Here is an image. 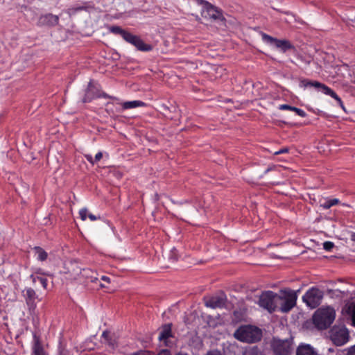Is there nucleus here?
I'll return each instance as SVG.
<instances>
[{"instance_id":"27","label":"nucleus","mask_w":355,"mask_h":355,"mask_svg":"<svg viewBox=\"0 0 355 355\" xmlns=\"http://www.w3.org/2000/svg\"><path fill=\"white\" fill-rule=\"evenodd\" d=\"M31 277L33 278V282H35L36 281H39L41 284L42 286L46 289L47 285H48V280L46 278L42 277H35L33 275H31Z\"/></svg>"},{"instance_id":"17","label":"nucleus","mask_w":355,"mask_h":355,"mask_svg":"<svg viewBox=\"0 0 355 355\" xmlns=\"http://www.w3.org/2000/svg\"><path fill=\"white\" fill-rule=\"evenodd\" d=\"M23 293L29 309H35V300L37 298L35 291L31 288H26L23 291Z\"/></svg>"},{"instance_id":"9","label":"nucleus","mask_w":355,"mask_h":355,"mask_svg":"<svg viewBox=\"0 0 355 355\" xmlns=\"http://www.w3.org/2000/svg\"><path fill=\"white\" fill-rule=\"evenodd\" d=\"M123 40L135 46L139 51H149L152 49V46L145 44L140 37L133 35L130 32H128Z\"/></svg>"},{"instance_id":"29","label":"nucleus","mask_w":355,"mask_h":355,"mask_svg":"<svg viewBox=\"0 0 355 355\" xmlns=\"http://www.w3.org/2000/svg\"><path fill=\"white\" fill-rule=\"evenodd\" d=\"M327 293L329 294L335 295L337 297H343L345 295H347V294L348 293L347 291H340V290H338V289H337V290L329 289L327 291Z\"/></svg>"},{"instance_id":"41","label":"nucleus","mask_w":355,"mask_h":355,"mask_svg":"<svg viewBox=\"0 0 355 355\" xmlns=\"http://www.w3.org/2000/svg\"><path fill=\"white\" fill-rule=\"evenodd\" d=\"M132 355H153L148 351H140L134 353Z\"/></svg>"},{"instance_id":"23","label":"nucleus","mask_w":355,"mask_h":355,"mask_svg":"<svg viewBox=\"0 0 355 355\" xmlns=\"http://www.w3.org/2000/svg\"><path fill=\"white\" fill-rule=\"evenodd\" d=\"M37 259L41 261H45L48 257L47 252L41 247L37 246L34 248Z\"/></svg>"},{"instance_id":"31","label":"nucleus","mask_w":355,"mask_h":355,"mask_svg":"<svg viewBox=\"0 0 355 355\" xmlns=\"http://www.w3.org/2000/svg\"><path fill=\"white\" fill-rule=\"evenodd\" d=\"M157 355H178V352L176 351L172 352L170 349H166L159 352Z\"/></svg>"},{"instance_id":"12","label":"nucleus","mask_w":355,"mask_h":355,"mask_svg":"<svg viewBox=\"0 0 355 355\" xmlns=\"http://www.w3.org/2000/svg\"><path fill=\"white\" fill-rule=\"evenodd\" d=\"M263 40L268 43L274 44L277 48L280 49L283 51L293 48V46L288 40H280L274 38L266 33L262 34Z\"/></svg>"},{"instance_id":"28","label":"nucleus","mask_w":355,"mask_h":355,"mask_svg":"<svg viewBox=\"0 0 355 355\" xmlns=\"http://www.w3.org/2000/svg\"><path fill=\"white\" fill-rule=\"evenodd\" d=\"M58 355H73V353L64 346L60 344L58 349Z\"/></svg>"},{"instance_id":"20","label":"nucleus","mask_w":355,"mask_h":355,"mask_svg":"<svg viewBox=\"0 0 355 355\" xmlns=\"http://www.w3.org/2000/svg\"><path fill=\"white\" fill-rule=\"evenodd\" d=\"M296 355H318L314 349L308 344L300 345L296 352Z\"/></svg>"},{"instance_id":"24","label":"nucleus","mask_w":355,"mask_h":355,"mask_svg":"<svg viewBox=\"0 0 355 355\" xmlns=\"http://www.w3.org/2000/svg\"><path fill=\"white\" fill-rule=\"evenodd\" d=\"M102 338L104 339V342L107 343L112 348H114L116 346V341L111 336L110 332L105 331L102 334Z\"/></svg>"},{"instance_id":"4","label":"nucleus","mask_w":355,"mask_h":355,"mask_svg":"<svg viewBox=\"0 0 355 355\" xmlns=\"http://www.w3.org/2000/svg\"><path fill=\"white\" fill-rule=\"evenodd\" d=\"M279 297L278 309L283 313L290 311L296 305L297 295L293 290H281Z\"/></svg>"},{"instance_id":"7","label":"nucleus","mask_w":355,"mask_h":355,"mask_svg":"<svg viewBox=\"0 0 355 355\" xmlns=\"http://www.w3.org/2000/svg\"><path fill=\"white\" fill-rule=\"evenodd\" d=\"M293 338L282 340L274 338L271 347L276 355H291L293 352Z\"/></svg>"},{"instance_id":"2","label":"nucleus","mask_w":355,"mask_h":355,"mask_svg":"<svg viewBox=\"0 0 355 355\" xmlns=\"http://www.w3.org/2000/svg\"><path fill=\"white\" fill-rule=\"evenodd\" d=\"M189 3L191 6H193L194 3H197L198 5L202 6V10L200 12L201 17L207 21H223L225 20L223 14V11L207 1L189 0Z\"/></svg>"},{"instance_id":"49","label":"nucleus","mask_w":355,"mask_h":355,"mask_svg":"<svg viewBox=\"0 0 355 355\" xmlns=\"http://www.w3.org/2000/svg\"><path fill=\"white\" fill-rule=\"evenodd\" d=\"M83 8L80 7V8H77L76 10H83Z\"/></svg>"},{"instance_id":"1","label":"nucleus","mask_w":355,"mask_h":355,"mask_svg":"<svg viewBox=\"0 0 355 355\" xmlns=\"http://www.w3.org/2000/svg\"><path fill=\"white\" fill-rule=\"evenodd\" d=\"M234 337L243 343H254L262 338V331L253 325H242L234 333Z\"/></svg>"},{"instance_id":"25","label":"nucleus","mask_w":355,"mask_h":355,"mask_svg":"<svg viewBox=\"0 0 355 355\" xmlns=\"http://www.w3.org/2000/svg\"><path fill=\"white\" fill-rule=\"evenodd\" d=\"M110 31L114 34L120 35L123 37V39L125 38V36L128 32L125 30L122 29L120 26H113L110 27Z\"/></svg>"},{"instance_id":"36","label":"nucleus","mask_w":355,"mask_h":355,"mask_svg":"<svg viewBox=\"0 0 355 355\" xmlns=\"http://www.w3.org/2000/svg\"><path fill=\"white\" fill-rule=\"evenodd\" d=\"M349 309L351 311L353 324L355 326V304L352 307H349Z\"/></svg>"},{"instance_id":"6","label":"nucleus","mask_w":355,"mask_h":355,"mask_svg":"<svg viewBox=\"0 0 355 355\" xmlns=\"http://www.w3.org/2000/svg\"><path fill=\"white\" fill-rule=\"evenodd\" d=\"M329 334L331 340L336 346L345 345L349 338V331L344 325H334Z\"/></svg>"},{"instance_id":"18","label":"nucleus","mask_w":355,"mask_h":355,"mask_svg":"<svg viewBox=\"0 0 355 355\" xmlns=\"http://www.w3.org/2000/svg\"><path fill=\"white\" fill-rule=\"evenodd\" d=\"M98 88L92 80L88 83L87 87L85 90V96L83 98V103L90 102L93 98L98 96Z\"/></svg>"},{"instance_id":"3","label":"nucleus","mask_w":355,"mask_h":355,"mask_svg":"<svg viewBox=\"0 0 355 355\" xmlns=\"http://www.w3.org/2000/svg\"><path fill=\"white\" fill-rule=\"evenodd\" d=\"M335 319V311L332 308L318 309L313 316L315 327L319 330L327 329Z\"/></svg>"},{"instance_id":"14","label":"nucleus","mask_w":355,"mask_h":355,"mask_svg":"<svg viewBox=\"0 0 355 355\" xmlns=\"http://www.w3.org/2000/svg\"><path fill=\"white\" fill-rule=\"evenodd\" d=\"M300 86L304 87H314L318 89H321L322 92L325 94L329 96H331L332 94H334V92L331 89L318 81H309L308 80L304 79L300 81Z\"/></svg>"},{"instance_id":"39","label":"nucleus","mask_w":355,"mask_h":355,"mask_svg":"<svg viewBox=\"0 0 355 355\" xmlns=\"http://www.w3.org/2000/svg\"><path fill=\"white\" fill-rule=\"evenodd\" d=\"M288 151H289V148L287 147H285V148H283L280 149L279 150L275 152L274 154L275 155H279V154H282V153H288Z\"/></svg>"},{"instance_id":"50","label":"nucleus","mask_w":355,"mask_h":355,"mask_svg":"<svg viewBox=\"0 0 355 355\" xmlns=\"http://www.w3.org/2000/svg\"><path fill=\"white\" fill-rule=\"evenodd\" d=\"M174 309V307H171V309H169L168 311L171 312L172 311V309Z\"/></svg>"},{"instance_id":"40","label":"nucleus","mask_w":355,"mask_h":355,"mask_svg":"<svg viewBox=\"0 0 355 355\" xmlns=\"http://www.w3.org/2000/svg\"><path fill=\"white\" fill-rule=\"evenodd\" d=\"M103 157V153L101 152H98L96 154L94 157V162L95 163H97L99 162Z\"/></svg>"},{"instance_id":"11","label":"nucleus","mask_w":355,"mask_h":355,"mask_svg":"<svg viewBox=\"0 0 355 355\" xmlns=\"http://www.w3.org/2000/svg\"><path fill=\"white\" fill-rule=\"evenodd\" d=\"M72 272H71V279H76L79 276H82L83 277L88 278L90 277L91 282H94L98 280L97 277H93L90 275V273H93V272L89 268H83L81 269L76 263L71 264Z\"/></svg>"},{"instance_id":"45","label":"nucleus","mask_w":355,"mask_h":355,"mask_svg":"<svg viewBox=\"0 0 355 355\" xmlns=\"http://www.w3.org/2000/svg\"><path fill=\"white\" fill-rule=\"evenodd\" d=\"M101 279L104 282L110 283V278L107 276L103 275Z\"/></svg>"},{"instance_id":"26","label":"nucleus","mask_w":355,"mask_h":355,"mask_svg":"<svg viewBox=\"0 0 355 355\" xmlns=\"http://www.w3.org/2000/svg\"><path fill=\"white\" fill-rule=\"evenodd\" d=\"M340 202L339 200L337 198L330 199L327 200L325 202L322 203L320 206L324 209H328L331 208L332 206L336 205Z\"/></svg>"},{"instance_id":"51","label":"nucleus","mask_w":355,"mask_h":355,"mask_svg":"<svg viewBox=\"0 0 355 355\" xmlns=\"http://www.w3.org/2000/svg\"><path fill=\"white\" fill-rule=\"evenodd\" d=\"M179 355H188L187 354H182L179 352Z\"/></svg>"},{"instance_id":"22","label":"nucleus","mask_w":355,"mask_h":355,"mask_svg":"<svg viewBox=\"0 0 355 355\" xmlns=\"http://www.w3.org/2000/svg\"><path fill=\"white\" fill-rule=\"evenodd\" d=\"M180 210L186 218L194 216L197 212V209L193 205H190L189 209H188L187 205L185 203L181 204Z\"/></svg>"},{"instance_id":"33","label":"nucleus","mask_w":355,"mask_h":355,"mask_svg":"<svg viewBox=\"0 0 355 355\" xmlns=\"http://www.w3.org/2000/svg\"><path fill=\"white\" fill-rule=\"evenodd\" d=\"M334 247V244L331 241H326L323 243V248L327 251H330Z\"/></svg>"},{"instance_id":"32","label":"nucleus","mask_w":355,"mask_h":355,"mask_svg":"<svg viewBox=\"0 0 355 355\" xmlns=\"http://www.w3.org/2000/svg\"><path fill=\"white\" fill-rule=\"evenodd\" d=\"M349 241L352 243H355V232L349 231L347 232V237L346 238V241Z\"/></svg>"},{"instance_id":"42","label":"nucleus","mask_w":355,"mask_h":355,"mask_svg":"<svg viewBox=\"0 0 355 355\" xmlns=\"http://www.w3.org/2000/svg\"><path fill=\"white\" fill-rule=\"evenodd\" d=\"M85 157L90 164L93 165L95 164L94 158H93V157L91 155H85Z\"/></svg>"},{"instance_id":"21","label":"nucleus","mask_w":355,"mask_h":355,"mask_svg":"<svg viewBox=\"0 0 355 355\" xmlns=\"http://www.w3.org/2000/svg\"><path fill=\"white\" fill-rule=\"evenodd\" d=\"M146 105V103L139 100L125 101L121 103V106L123 110H130L138 107H145Z\"/></svg>"},{"instance_id":"38","label":"nucleus","mask_w":355,"mask_h":355,"mask_svg":"<svg viewBox=\"0 0 355 355\" xmlns=\"http://www.w3.org/2000/svg\"><path fill=\"white\" fill-rule=\"evenodd\" d=\"M279 110H293V106H291L289 105H286V104H283V105H280L279 107Z\"/></svg>"},{"instance_id":"48","label":"nucleus","mask_w":355,"mask_h":355,"mask_svg":"<svg viewBox=\"0 0 355 355\" xmlns=\"http://www.w3.org/2000/svg\"><path fill=\"white\" fill-rule=\"evenodd\" d=\"M100 286H101V288H104V287H105V286L104 284H100Z\"/></svg>"},{"instance_id":"5","label":"nucleus","mask_w":355,"mask_h":355,"mask_svg":"<svg viewBox=\"0 0 355 355\" xmlns=\"http://www.w3.org/2000/svg\"><path fill=\"white\" fill-rule=\"evenodd\" d=\"M279 299V294L271 291H265L259 296V305L271 313L278 309Z\"/></svg>"},{"instance_id":"10","label":"nucleus","mask_w":355,"mask_h":355,"mask_svg":"<svg viewBox=\"0 0 355 355\" xmlns=\"http://www.w3.org/2000/svg\"><path fill=\"white\" fill-rule=\"evenodd\" d=\"M227 299L224 293L214 295L205 300V306L212 309H221L226 306Z\"/></svg>"},{"instance_id":"43","label":"nucleus","mask_w":355,"mask_h":355,"mask_svg":"<svg viewBox=\"0 0 355 355\" xmlns=\"http://www.w3.org/2000/svg\"><path fill=\"white\" fill-rule=\"evenodd\" d=\"M347 355H355V345L347 349Z\"/></svg>"},{"instance_id":"19","label":"nucleus","mask_w":355,"mask_h":355,"mask_svg":"<svg viewBox=\"0 0 355 355\" xmlns=\"http://www.w3.org/2000/svg\"><path fill=\"white\" fill-rule=\"evenodd\" d=\"M32 355H47L44 349L40 336L35 333L33 335Z\"/></svg>"},{"instance_id":"13","label":"nucleus","mask_w":355,"mask_h":355,"mask_svg":"<svg viewBox=\"0 0 355 355\" xmlns=\"http://www.w3.org/2000/svg\"><path fill=\"white\" fill-rule=\"evenodd\" d=\"M171 323L166 324L162 327L161 331L159 332V335L158 336V339L161 343H163L165 346L171 347V343L169 341V338L173 337L171 332Z\"/></svg>"},{"instance_id":"34","label":"nucleus","mask_w":355,"mask_h":355,"mask_svg":"<svg viewBox=\"0 0 355 355\" xmlns=\"http://www.w3.org/2000/svg\"><path fill=\"white\" fill-rule=\"evenodd\" d=\"M292 111H294L298 116L304 117L306 116V113L304 110L299 109L297 107H293V109Z\"/></svg>"},{"instance_id":"37","label":"nucleus","mask_w":355,"mask_h":355,"mask_svg":"<svg viewBox=\"0 0 355 355\" xmlns=\"http://www.w3.org/2000/svg\"><path fill=\"white\" fill-rule=\"evenodd\" d=\"M205 355H222V353L218 349H213L208 351Z\"/></svg>"},{"instance_id":"15","label":"nucleus","mask_w":355,"mask_h":355,"mask_svg":"<svg viewBox=\"0 0 355 355\" xmlns=\"http://www.w3.org/2000/svg\"><path fill=\"white\" fill-rule=\"evenodd\" d=\"M300 86L304 87H314L318 89H321L322 92L325 94L329 96H331L332 94H334V92L331 89L318 81H309L308 80L304 79L300 81Z\"/></svg>"},{"instance_id":"46","label":"nucleus","mask_w":355,"mask_h":355,"mask_svg":"<svg viewBox=\"0 0 355 355\" xmlns=\"http://www.w3.org/2000/svg\"><path fill=\"white\" fill-rule=\"evenodd\" d=\"M195 19L198 22L202 23V18L200 17L198 15H196Z\"/></svg>"},{"instance_id":"47","label":"nucleus","mask_w":355,"mask_h":355,"mask_svg":"<svg viewBox=\"0 0 355 355\" xmlns=\"http://www.w3.org/2000/svg\"><path fill=\"white\" fill-rule=\"evenodd\" d=\"M350 21H351L352 23H354V24H355V15H354L352 19H350Z\"/></svg>"},{"instance_id":"16","label":"nucleus","mask_w":355,"mask_h":355,"mask_svg":"<svg viewBox=\"0 0 355 355\" xmlns=\"http://www.w3.org/2000/svg\"><path fill=\"white\" fill-rule=\"evenodd\" d=\"M59 17L51 13L46 14L40 17L37 24L39 26H54L58 24Z\"/></svg>"},{"instance_id":"35","label":"nucleus","mask_w":355,"mask_h":355,"mask_svg":"<svg viewBox=\"0 0 355 355\" xmlns=\"http://www.w3.org/2000/svg\"><path fill=\"white\" fill-rule=\"evenodd\" d=\"M331 96L332 98H334V99H336L337 101V102L338 103V104L340 105V106L344 109V106H343L342 100L340 99V97H338V96L335 92H334V94H331Z\"/></svg>"},{"instance_id":"8","label":"nucleus","mask_w":355,"mask_h":355,"mask_svg":"<svg viewBox=\"0 0 355 355\" xmlns=\"http://www.w3.org/2000/svg\"><path fill=\"white\" fill-rule=\"evenodd\" d=\"M323 292L318 288L313 287L302 297L303 301L311 309L318 307L323 298Z\"/></svg>"},{"instance_id":"30","label":"nucleus","mask_w":355,"mask_h":355,"mask_svg":"<svg viewBox=\"0 0 355 355\" xmlns=\"http://www.w3.org/2000/svg\"><path fill=\"white\" fill-rule=\"evenodd\" d=\"M87 209L86 208H83L79 211V215L82 220H85L88 217Z\"/></svg>"},{"instance_id":"44","label":"nucleus","mask_w":355,"mask_h":355,"mask_svg":"<svg viewBox=\"0 0 355 355\" xmlns=\"http://www.w3.org/2000/svg\"><path fill=\"white\" fill-rule=\"evenodd\" d=\"M88 218L92 220V221H95L98 218H99V217H97L95 215L92 214H88Z\"/></svg>"}]
</instances>
